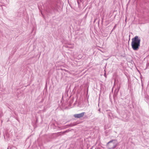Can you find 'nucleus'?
I'll return each mask as SVG.
<instances>
[{"mask_svg":"<svg viewBox=\"0 0 149 149\" xmlns=\"http://www.w3.org/2000/svg\"><path fill=\"white\" fill-rule=\"evenodd\" d=\"M68 45H71V46H68L67 45L66 46L68 48H74V45L73 44H69Z\"/></svg>","mask_w":149,"mask_h":149,"instance_id":"39448f33","label":"nucleus"},{"mask_svg":"<svg viewBox=\"0 0 149 149\" xmlns=\"http://www.w3.org/2000/svg\"><path fill=\"white\" fill-rule=\"evenodd\" d=\"M70 130H66L64 132H61L59 133L61 135H63L65 133L68 132Z\"/></svg>","mask_w":149,"mask_h":149,"instance_id":"20e7f679","label":"nucleus"},{"mask_svg":"<svg viewBox=\"0 0 149 149\" xmlns=\"http://www.w3.org/2000/svg\"><path fill=\"white\" fill-rule=\"evenodd\" d=\"M141 39L140 37L137 36L132 39L131 46L132 48L134 51H137L140 46Z\"/></svg>","mask_w":149,"mask_h":149,"instance_id":"f257e3e1","label":"nucleus"},{"mask_svg":"<svg viewBox=\"0 0 149 149\" xmlns=\"http://www.w3.org/2000/svg\"><path fill=\"white\" fill-rule=\"evenodd\" d=\"M117 142L116 140H112L109 142L107 144L108 148L109 149H113L117 146Z\"/></svg>","mask_w":149,"mask_h":149,"instance_id":"f03ea898","label":"nucleus"},{"mask_svg":"<svg viewBox=\"0 0 149 149\" xmlns=\"http://www.w3.org/2000/svg\"><path fill=\"white\" fill-rule=\"evenodd\" d=\"M85 113V112H83L80 113L76 114L74 115V116L75 118H80L83 117Z\"/></svg>","mask_w":149,"mask_h":149,"instance_id":"7ed1b4c3","label":"nucleus"},{"mask_svg":"<svg viewBox=\"0 0 149 149\" xmlns=\"http://www.w3.org/2000/svg\"><path fill=\"white\" fill-rule=\"evenodd\" d=\"M116 25L114 26V28H113V29H114L116 28Z\"/></svg>","mask_w":149,"mask_h":149,"instance_id":"0eeeda50","label":"nucleus"},{"mask_svg":"<svg viewBox=\"0 0 149 149\" xmlns=\"http://www.w3.org/2000/svg\"><path fill=\"white\" fill-rule=\"evenodd\" d=\"M75 125L74 124H70L69 125H68V127H72L73 126H74Z\"/></svg>","mask_w":149,"mask_h":149,"instance_id":"423d86ee","label":"nucleus"}]
</instances>
